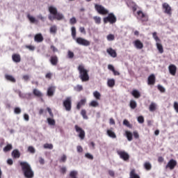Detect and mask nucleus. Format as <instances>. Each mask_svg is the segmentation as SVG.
<instances>
[{
    "mask_svg": "<svg viewBox=\"0 0 178 178\" xmlns=\"http://www.w3.org/2000/svg\"><path fill=\"white\" fill-rule=\"evenodd\" d=\"M125 134L128 141H131V140H133V134H131V132L126 131Z\"/></svg>",
    "mask_w": 178,
    "mask_h": 178,
    "instance_id": "obj_31",
    "label": "nucleus"
},
{
    "mask_svg": "<svg viewBox=\"0 0 178 178\" xmlns=\"http://www.w3.org/2000/svg\"><path fill=\"white\" fill-rule=\"evenodd\" d=\"M49 12L54 16L58 13V10L54 6H50L49 7Z\"/></svg>",
    "mask_w": 178,
    "mask_h": 178,
    "instance_id": "obj_27",
    "label": "nucleus"
},
{
    "mask_svg": "<svg viewBox=\"0 0 178 178\" xmlns=\"http://www.w3.org/2000/svg\"><path fill=\"white\" fill-rule=\"evenodd\" d=\"M12 59L15 63H19L22 60V57L20 56V54H14L12 55Z\"/></svg>",
    "mask_w": 178,
    "mask_h": 178,
    "instance_id": "obj_17",
    "label": "nucleus"
},
{
    "mask_svg": "<svg viewBox=\"0 0 178 178\" xmlns=\"http://www.w3.org/2000/svg\"><path fill=\"white\" fill-rule=\"evenodd\" d=\"M76 42L79 45H83V47H88L90 45L91 42L90 41L83 38H77L75 39Z\"/></svg>",
    "mask_w": 178,
    "mask_h": 178,
    "instance_id": "obj_10",
    "label": "nucleus"
},
{
    "mask_svg": "<svg viewBox=\"0 0 178 178\" xmlns=\"http://www.w3.org/2000/svg\"><path fill=\"white\" fill-rule=\"evenodd\" d=\"M66 172H67L66 167H61L60 168V173H61L62 175H65Z\"/></svg>",
    "mask_w": 178,
    "mask_h": 178,
    "instance_id": "obj_54",
    "label": "nucleus"
},
{
    "mask_svg": "<svg viewBox=\"0 0 178 178\" xmlns=\"http://www.w3.org/2000/svg\"><path fill=\"white\" fill-rule=\"evenodd\" d=\"M152 36H153L154 40H155L156 42H161V39H159V38L156 35V32H154L152 33Z\"/></svg>",
    "mask_w": 178,
    "mask_h": 178,
    "instance_id": "obj_42",
    "label": "nucleus"
},
{
    "mask_svg": "<svg viewBox=\"0 0 178 178\" xmlns=\"http://www.w3.org/2000/svg\"><path fill=\"white\" fill-rule=\"evenodd\" d=\"M5 79L8 81H10L11 83H16V79H15V77L12 75L6 74Z\"/></svg>",
    "mask_w": 178,
    "mask_h": 178,
    "instance_id": "obj_23",
    "label": "nucleus"
},
{
    "mask_svg": "<svg viewBox=\"0 0 178 178\" xmlns=\"http://www.w3.org/2000/svg\"><path fill=\"white\" fill-rule=\"evenodd\" d=\"M168 70L172 76H176V72H177V67H176V65L173 64H171L168 67Z\"/></svg>",
    "mask_w": 178,
    "mask_h": 178,
    "instance_id": "obj_14",
    "label": "nucleus"
},
{
    "mask_svg": "<svg viewBox=\"0 0 178 178\" xmlns=\"http://www.w3.org/2000/svg\"><path fill=\"white\" fill-rule=\"evenodd\" d=\"M138 123H144V117L139 116L138 118Z\"/></svg>",
    "mask_w": 178,
    "mask_h": 178,
    "instance_id": "obj_62",
    "label": "nucleus"
},
{
    "mask_svg": "<svg viewBox=\"0 0 178 178\" xmlns=\"http://www.w3.org/2000/svg\"><path fill=\"white\" fill-rule=\"evenodd\" d=\"M95 9L97 10L99 15H102L103 16H105L106 15L109 14V10L105 8V7H104L102 5L95 4Z\"/></svg>",
    "mask_w": 178,
    "mask_h": 178,
    "instance_id": "obj_5",
    "label": "nucleus"
},
{
    "mask_svg": "<svg viewBox=\"0 0 178 178\" xmlns=\"http://www.w3.org/2000/svg\"><path fill=\"white\" fill-rule=\"evenodd\" d=\"M12 148H13V147L12 146L11 144H8L4 148H3V152H9V151H10V149H12Z\"/></svg>",
    "mask_w": 178,
    "mask_h": 178,
    "instance_id": "obj_37",
    "label": "nucleus"
},
{
    "mask_svg": "<svg viewBox=\"0 0 178 178\" xmlns=\"http://www.w3.org/2000/svg\"><path fill=\"white\" fill-rule=\"evenodd\" d=\"M67 56L70 59H73V58H74V53H73V51H68Z\"/></svg>",
    "mask_w": 178,
    "mask_h": 178,
    "instance_id": "obj_49",
    "label": "nucleus"
},
{
    "mask_svg": "<svg viewBox=\"0 0 178 178\" xmlns=\"http://www.w3.org/2000/svg\"><path fill=\"white\" fill-rule=\"evenodd\" d=\"M50 49H51L52 52H54V53L58 51V48H56V47H55L54 45H51Z\"/></svg>",
    "mask_w": 178,
    "mask_h": 178,
    "instance_id": "obj_56",
    "label": "nucleus"
},
{
    "mask_svg": "<svg viewBox=\"0 0 178 178\" xmlns=\"http://www.w3.org/2000/svg\"><path fill=\"white\" fill-rule=\"evenodd\" d=\"M12 156L15 159L20 158V152L17 149H14L12 152Z\"/></svg>",
    "mask_w": 178,
    "mask_h": 178,
    "instance_id": "obj_25",
    "label": "nucleus"
},
{
    "mask_svg": "<svg viewBox=\"0 0 178 178\" xmlns=\"http://www.w3.org/2000/svg\"><path fill=\"white\" fill-rule=\"evenodd\" d=\"M144 168L146 170H151V169H152V165L150 162L147 161L144 164Z\"/></svg>",
    "mask_w": 178,
    "mask_h": 178,
    "instance_id": "obj_34",
    "label": "nucleus"
},
{
    "mask_svg": "<svg viewBox=\"0 0 178 178\" xmlns=\"http://www.w3.org/2000/svg\"><path fill=\"white\" fill-rule=\"evenodd\" d=\"M53 19H56V20H62L63 19V15H62L61 13H57L53 17Z\"/></svg>",
    "mask_w": 178,
    "mask_h": 178,
    "instance_id": "obj_33",
    "label": "nucleus"
},
{
    "mask_svg": "<svg viewBox=\"0 0 178 178\" xmlns=\"http://www.w3.org/2000/svg\"><path fill=\"white\" fill-rule=\"evenodd\" d=\"M87 102L86 99H82L77 103L76 105V109L80 110L81 108V106H84L86 105V103Z\"/></svg>",
    "mask_w": 178,
    "mask_h": 178,
    "instance_id": "obj_20",
    "label": "nucleus"
},
{
    "mask_svg": "<svg viewBox=\"0 0 178 178\" xmlns=\"http://www.w3.org/2000/svg\"><path fill=\"white\" fill-rule=\"evenodd\" d=\"M54 94H55V87L50 86L47 89V95L48 97H54Z\"/></svg>",
    "mask_w": 178,
    "mask_h": 178,
    "instance_id": "obj_22",
    "label": "nucleus"
},
{
    "mask_svg": "<svg viewBox=\"0 0 178 178\" xmlns=\"http://www.w3.org/2000/svg\"><path fill=\"white\" fill-rule=\"evenodd\" d=\"M118 155H119L120 159L124 161V162H129L130 159V155L125 151L118 150L117 151Z\"/></svg>",
    "mask_w": 178,
    "mask_h": 178,
    "instance_id": "obj_7",
    "label": "nucleus"
},
{
    "mask_svg": "<svg viewBox=\"0 0 178 178\" xmlns=\"http://www.w3.org/2000/svg\"><path fill=\"white\" fill-rule=\"evenodd\" d=\"M75 90H76V91H78L79 92H80V91H83V86H81V85H77V86L75 87Z\"/></svg>",
    "mask_w": 178,
    "mask_h": 178,
    "instance_id": "obj_53",
    "label": "nucleus"
},
{
    "mask_svg": "<svg viewBox=\"0 0 178 178\" xmlns=\"http://www.w3.org/2000/svg\"><path fill=\"white\" fill-rule=\"evenodd\" d=\"M63 106H64L67 112L72 111V97H67L63 102Z\"/></svg>",
    "mask_w": 178,
    "mask_h": 178,
    "instance_id": "obj_6",
    "label": "nucleus"
},
{
    "mask_svg": "<svg viewBox=\"0 0 178 178\" xmlns=\"http://www.w3.org/2000/svg\"><path fill=\"white\" fill-rule=\"evenodd\" d=\"M47 122L50 126H55L56 122H55V120L52 118H47Z\"/></svg>",
    "mask_w": 178,
    "mask_h": 178,
    "instance_id": "obj_40",
    "label": "nucleus"
},
{
    "mask_svg": "<svg viewBox=\"0 0 178 178\" xmlns=\"http://www.w3.org/2000/svg\"><path fill=\"white\" fill-rule=\"evenodd\" d=\"M156 78L154 74H150L147 79L148 86H154L155 84Z\"/></svg>",
    "mask_w": 178,
    "mask_h": 178,
    "instance_id": "obj_13",
    "label": "nucleus"
},
{
    "mask_svg": "<svg viewBox=\"0 0 178 178\" xmlns=\"http://www.w3.org/2000/svg\"><path fill=\"white\" fill-rule=\"evenodd\" d=\"M149 111L150 112H155L156 111V104L152 102L149 106Z\"/></svg>",
    "mask_w": 178,
    "mask_h": 178,
    "instance_id": "obj_29",
    "label": "nucleus"
},
{
    "mask_svg": "<svg viewBox=\"0 0 178 178\" xmlns=\"http://www.w3.org/2000/svg\"><path fill=\"white\" fill-rule=\"evenodd\" d=\"M93 20H95L96 24H101V17H93Z\"/></svg>",
    "mask_w": 178,
    "mask_h": 178,
    "instance_id": "obj_43",
    "label": "nucleus"
},
{
    "mask_svg": "<svg viewBox=\"0 0 178 178\" xmlns=\"http://www.w3.org/2000/svg\"><path fill=\"white\" fill-rule=\"evenodd\" d=\"M74 129L76 133L79 134V137L81 140H84L86 138V131L84 129H81V127H79V125H75Z\"/></svg>",
    "mask_w": 178,
    "mask_h": 178,
    "instance_id": "obj_9",
    "label": "nucleus"
},
{
    "mask_svg": "<svg viewBox=\"0 0 178 178\" xmlns=\"http://www.w3.org/2000/svg\"><path fill=\"white\" fill-rule=\"evenodd\" d=\"M134 138H140V135L138 134V132L137 131H134L133 132Z\"/></svg>",
    "mask_w": 178,
    "mask_h": 178,
    "instance_id": "obj_61",
    "label": "nucleus"
},
{
    "mask_svg": "<svg viewBox=\"0 0 178 178\" xmlns=\"http://www.w3.org/2000/svg\"><path fill=\"white\" fill-rule=\"evenodd\" d=\"M136 18H137V20H138L141 23H147V22L149 20L148 15L143 12V10H141L137 11Z\"/></svg>",
    "mask_w": 178,
    "mask_h": 178,
    "instance_id": "obj_3",
    "label": "nucleus"
},
{
    "mask_svg": "<svg viewBox=\"0 0 178 178\" xmlns=\"http://www.w3.org/2000/svg\"><path fill=\"white\" fill-rule=\"evenodd\" d=\"M77 70L79 73V79L83 82L88 81L90 80V75H88V70L86 69L84 65L81 64L78 66Z\"/></svg>",
    "mask_w": 178,
    "mask_h": 178,
    "instance_id": "obj_2",
    "label": "nucleus"
},
{
    "mask_svg": "<svg viewBox=\"0 0 178 178\" xmlns=\"http://www.w3.org/2000/svg\"><path fill=\"white\" fill-rule=\"evenodd\" d=\"M33 95H35V97H37L38 98H42V97H44V95L42 94V92L38 90V89H33Z\"/></svg>",
    "mask_w": 178,
    "mask_h": 178,
    "instance_id": "obj_21",
    "label": "nucleus"
},
{
    "mask_svg": "<svg viewBox=\"0 0 178 178\" xmlns=\"http://www.w3.org/2000/svg\"><path fill=\"white\" fill-rule=\"evenodd\" d=\"M66 159H67V156H66V154H63V155L60 157V160H59V162H63V163H65V162H66Z\"/></svg>",
    "mask_w": 178,
    "mask_h": 178,
    "instance_id": "obj_50",
    "label": "nucleus"
},
{
    "mask_svg": "<svg viewBox=\"0 0 178 178\" xmlns=\"http://www.w3.org/2000/svg\"><path fill=\"white\" fill-rule=\"evenodd\" d=\"M29 152H31V154H35V149L33 146H29L28 147Z\"/></svg>",
    "mask_w": 178,
    "mask_h": 178,
    "instance_id": "obj_47",
    "label": "nucleus"
},
{
    "mask_svg": "<svg viewBox=\"0 0 178 178\" xmlns=\"http://www.w3.org/2000/svg\"><path fill=\"white\" fill-rule=\"evenodd\" d=\"M71 30H72V37L73 38L74 40H76V27L72 26Z\"/></svg>",
    "mask_w": 178,
    "mask_h": 178,
    "instance_id": "obj_41",
    "label": "nucleus"
},
{
    "mask_svg": "<svg viewBox=\"0 0 178 178\" xmlns=\"http://www.w3.org/2000/svg\"><path fill=\"white\" fill-rule=\"evenodd\" d=\"M81 115L83 117V119H88V116H87V111L84 109H82L81 111Z\"/></svg>",
    "mask_w": 178,
    "mask_h": 178,
    "instance_id": "obj_39",
    "label": "nucleus"
},
{
    "mask_svg": "<svg viewBox=\"0 0 178 178\" xmlns=\"http://www.w3.org/2000/svg\"><path fill=\"white\" fill-rule=\"evenodd\" d=\"M174 109L178 113V103L177 102H174Z\"/></svg>",
    "mask_w": 178,
    "mask_h": 178,
    "instance_id": "obj_60",
    "label": "nucleus"
},
{
    "mask_svg": "<svg viewBox=\"0 0 178 178\" xmlns=\"http://www.w3.org/2000/svg\"><path fill=\"white\" fill-rule=\"evenodd\" d=\"M123 124L127 126V127H130V122H129V120H124Z\"/></svg>",
    "mask_w": 178,
    "mask_h": 178,
    "instance_id": "obj_59",
    "label": "nucleus"
},
{
    "mask_svg": "<svg viewBox=\"0 0 178 178\" xmlns=\"http://www.w3.org/2000/svg\"><path fill=\"white\" fill-rule=\"evenodd\" d=\"M131 109H136L137 108V102L134 100H131L129 102Z\"/></svg>",
    "mask_w": 178,
    "mask_h": 178,
    "instance_id": "obj_32",
    "label": "nucleus"
},
{
    "mask_svg": "<svg viewBox=\"0 0 178 178\" xmlns=\"http://www.w3.org/2000/svg\"><path fill=\"white\" fill-rule=\"evenodd\" d=\"M157 88L159 91H161V92H165V88H163V86L159 85Z\"/></svg>",
    "mask_w": 178,
    "mask_h": 178,
    "instance_id": "obj_57",
    "label": "nucleus"
},
{
    "mask_svg": "<svg viewBox=\"0 0 178 178\" xmlns=\"http://www.w3.org/2000/svg\"><path fill=\"white\" fill-rule=\"evenodd\" d=\"M162 9L163 13L168 16H172V7L168 3H163L162 4Z\"/></svg>",
    "mask_w": 178,
    "mask_h": 178,
    "instance_id": "obj_8",
    "label": "nucleus"
},
{
    "mask_svg": "<svg viewBox=\"0 0 178 178\" xmlns=\"http://www.w3.org/2000/svg\"><path fill=\"white\" fill-rule=\"evenodd\" d=\"M108 175L111 177H115V172L113 170H108Z\"/></svg>",
    "mask_w": 178,
    "mask_h": 178,
    "instance_id": "obj_63",
    "label": "nucleus"
},
{
    "mask_svg": "<svg viewBox=\"0 0 178 178\" xmlns=\"http://www.w3.org/2000/svg\"><path fill=\"white\" fill-rule=\"evenodd\" d=\"M103 22L105 24H106V23H109L110 24H114V23H116L117 22V18L113 13H111L108 15L107 17L103 19Z\"/></svg>",
    "mask_w": 178,
    "mask_h": 178,
    "instance_id": "obj_4",
    "label": "nucleus"
},
{
    "mask_svg": "<svg viewBox=\"0 0 178 178\" xmlns=\"http://www.w3.org/2000/svg\"><path fill=\"white\" fill-rule=\"evenodd\" d=\"M93 96L95 97V98L97 100L101 99V93H99V92L98 91H95L93 92Z\"/></svg>",
    "mask_w": 178,
    "mask_h": 178,
    "instance_id": "obj_38",
    "label": "nucleus"
},
{
    "mask_svg": "<svg viewBox=\"0 0 178 178\" xmlns=\"http://www.w3.org/2000/svg\"><path fill=\"white\" fill-rule=\"evenodd\" d=\"M26 48H27V49H29V51H34L35 49V47L33 45H26Z\"/></svg>",
    "mask_w": 178,
    "mask_h": 178,
    "instance_id": "obj_58",
    "label": "nucleus"
},
{
    "mask_svg": "<svg viewBox=\"0 0 178 178\" xmlns=\"http://www.w3.org/2000/svg\"><path fill=\"white\" fill-rule=\"evenodd\" d=\"M106 52L111 58H116L118 56V53H116V51L112 49V47L108 48Z\"/></svg>",
    "mask_w": 178,
    "mask_h": 178,
    "instance_id": "obj_16",
    "label": "nucleus"
},
{
    "mask_svg": "<svg viewBox=\"0 0 178 178\" xmlns=\"http://www.w3.org/2000/svg\"><path fill=\"white\" fill-rule=\"evenodd\" d=\"M79 172L76 170H72L70 172L68 178H77Z\"/></svg>",
    "mask_w": 178,
    "mask_h": 178,
    "instance_id": "obj_30",
    "label": "nucleus"
},
{
    "mask_svg": "<svg viewBox=\"0 0 178 178\" xmlns=\"http://www.w3.org/2000/svg\"><path fill=\"white\" fill-rule=\"evenodd\" d=\"M86 158H87V159H90V161H92V159H94V156H92V154H90V153H86L85 154Z\"/></svg>",
    "mask_w": 178,
    "mask_h": 178,
    "instance_id": "obj_45",
    "label": "nucleus"
},
{
    "mask_svg": "<svg viewBox=\"0 0 178 178\" xmlns=\"http://www.w3.org/2000/svg\"><path fill=\"white\" fill-rule=\"evenodd\" d=\"M27 17L31 23H35V18L34 17H31V15H28Z\"/></svg>",
    "mask_w": 178,
    "mask_h": 178,
    "instance_id": "obj_46",
    "label": "nucleus"
},
{
    "mask_svg": "<svg viewBox=\"0 0 178 178\" xmlns=\"http://www.w3.org/2000/svg\"><path fill=\"white\" fill-rule=\"evenodd\" d=\"M34 41H35V42H42L44 41V37L42 36V34H36L34 37Z\"/></svg>",
    "mask_w": 178,
    "mask_h": 178,
    "instance_id": "obj_18",
    "label": "nucleus"
},
{
    "mask_svg": "<svg viewBox=\"0 0 178 178\" xmlns=\"http://www.w3.org/2000/svg\"><path fill=\"white\" fill-rule=\"evenodd\" d=\"M133 44L136 49H143L144 48V44L142 43L141 40H136L133 42Z\"/></svg>",
    "mask_w": 178,
    "mask_h": 178,
    "instance_id": "obj_12",
    "label": "nucleus"
},
{
    "mask_svg": "<svg viewBox=\"0 0 178 178\" xmlns=\"http://www.w3.org/2000/svg\"><path fill=\"white\" fill-rule=\"evenodd\" d=\"M106 134L108 136V137H111V138H116V134L115 131H113V128H111V129H107Z\"/></svg>",
    "mask_w": 178,
    "mask_h": 178,
    "instance_id": "obj_19",
    "label": "nucleus"
},
{
    "mask_svg": "<svg viewBox=\"0 0 178 178\" xmlns=\"http://www.w3.org/2000/svg\"><path fill=\"white\" fill-rule=\"evenodd\" d=\"M176 166H177V161H176V160L172 159H170L168 164L165 165V168L166 169H170V170H173V169H175V168H176Z\"/></svg>",
    "mask_w": 178,
    "mask_h": 178,
    "instance_id": "obj_11",
    "label": "nucleus"
},
{
    "mask_svg": "<svg viewBox=\"0 0 178 178\" xmlns=\"http://www.w3.org/2000/svg\"><path fill=\"white\" fill-rule=\"evenodd\" d=\"M59 62V58H58V56L54 55L50 57V63L53 66H56Z\"/></svg>",
    "mask_w": 178,
    "mask_h": 178,
    "instance_id": "obj_15",
    "label": "nucleus"
},
{
    "mask_svg": "<svg viewBox=\"0 0 178 178\" xmlns=\"http://www.w3.org/2000/svg\"><path fill=\"white\" fill-rule=\"evenodd\" d=\"M14 113H15L16 115H19V113H22V109H20V108L19 107L15 108Z\"/></svg>",
    "mask_w": 178,
    "mask_h": 178,
    "instance_id": "obj_48",
    "label": "nucleus"
},
{
    "mask_svg": "<svg viewBox=\"0 0 178 178\" xmlns=\"http://www.w3.org/2000/svg\"><path fill=\"white\" fill-rule=\"evenodd\" d=\"M56 31H58V28L56 25H53L50 27V33L51 34H56Z\"/></svg>",
    "mask_w": 178,
    "mask_h": 178,
    "instance_id": "obj_35",
    "label": "nucleus"
},
{
    "mask_svg": "<svg viewBox=\"0 0 178 178\" xmlns=\"http://www.w3.org/2000/svg\"><path fill=\"white\" fill-rule=\"evenodd\" d=\"M159 42H156V43L157 49L160 54H163V46H162V44H161Z\"/></svg>",
    "mask_w": 178,
    "mask_h": 178,
    "instance_id": "obj_28",
    "label": "nucleus"
},
{
    "mask_svg": "<svg viewBox=\"0 0 178 178\" xmlns=\"http://www.w3.org/2000/svg\"><path fill=\"white\" fill-rule=\"evenodd\" d=\"M115 79H108L107 81L108 87H110V88H113V87H115Z\"/></svg>",
    "mask_w": 178,
    "mask_h": 178,
    "instance_id": "obj_26",
    "label": "nucleus"
},
{
    "mask_svg": "<svg viewBox=\"0 0 178 178\" xmlns=\"http://www.w3.org/2000/svg\"><path fill=\"white\" fill-rule=\"evenodd\" d=\"M70 24H76L77 23V20L76 19V17H72L70 19Z\"/></svg>",
    "mask_w": 178,
    "mask_h": 178,
    "instance_id": "obj_55",
    "label": "nucleus"
},
{
    "mask_svg": "<svg viewBox=\"0 0 178 178\" xmlns=\"http://www.w3.org/2000/svg\"><path fill=\"white\" fill-rule=\"evenodd\" d=\"M90 106H92L93 108H97V106H99V103L95 100H92L90 104Z\"/></svg>",
    "mask_w": 178,
    "mask_h": 178,
    "instance_id": "obj_36",
    "label": "nucleus"
},
{
    "mask_svg": "<svg viewBox=\"0 0 178 178\" xmlns=\"http://www.w3.org/2000/svg\"><path fill=\"white\" fill-rule=\"evenodd\" d=\"M21 169L22 170L23 175L26 178H33L34 177V171L31 168V165L26 161H21L19 163Z\"/></svg>",
    "mask_w": 178,
    "mask_h": 178,
    "instance_id": "obj_1",
    "label": "nucleus"
},
{
    "mask_svg": "<svg viewBox=\"0 0 178 178\" xmlns=\"http://www.w3.org/2000/svg\"><path fill=\"white\" fill-rule=\"evenodd\" d=\"M131 95L134 97L136 99L140 98L141 97V93L137 90H133L131 92Z\"/></svg>",
    "mask_w": 178,
    "mask_h": 178,
    "instance_id": "obj_24",
    "label": "nucleus"
},
{
    "mask_svg": "<svg viewBox=\"0 0 178 178\" xmlns=\"http://www.w3.org/2000/svg\"><path fill=\"white\" fill-rule=\"evenodd\" d=\"M44 148L46 149H52L54 148V145L52 144L46 143L44 145Z\"/></svg>",
    "mask_w": 178,
    "mask_h": 178,
    "instance_id": "obj_44",
    "label": "nucleus"
},
{
    "mask_svg": "<svg viewBox=\"0 0 178 178\" xmlns=\"http://www.w3.org/2000/svg\"><path fill=\"white\" fill-rule=\"evenodd\" d=\"M53 74L52 72H47L45 74V79H48V80H51L52 79Z\"/></svg>",
    "mask_w": 178,
    "mask_h": 178,
    "instance_id": "obj_51",
    "label": "nucleus"
},
{
    "mask_svg": "<svg viewBox=\"0 0 178 178\" xmlns=\"http://www.w3.org/2000/svg\"><path fill=\"white\" fill-rule=\"evenodd\" d=\"M80 33H82L83 34H86V29L83 26H81L79 28Z\"/></svg>",
    "mask_w": 178,
    "mask_h": 178,
    "instance_id": "obj_64",
    "label": "nucleus"
},
{
    "mask_svg": "<svg viewBox=\"0 0 178 178\" xmlns=\"http://www.w3.org/2000/svg\"><path fill=\"white\" fill-rule=\"evenodd\" d=\"M107 40H108V41H113V40H115V35H112V34L108 35Z\"/></svg>",
    "mask_w": 178,
    "mask_h": 178,
    "instance_id": "obj_52",
    "label": "nucleus"
}]
</instances>
